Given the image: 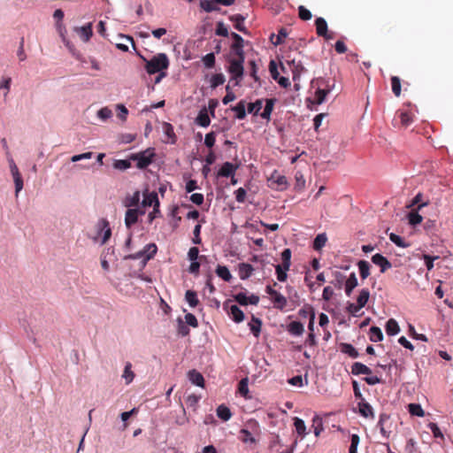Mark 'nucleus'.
<instances>
[{
    "instance_id": "f257e3e1",
    "label": "nucleus",
    "mask_w": 453,
    "mask_h": 453,
    "mask_svg": "<svg viewBox=\"0 0 453 453\" xmlns=\"http://www.w3.org/2000/svg\"><path fill=\"white\" fill-rule=\"evenodd\" d=\"M169 66V59L165 53L155 55L150 60L146 62L145 69L149 74L162 72Z\"/></svg>"
},
{
    "instance_id": "f03ea898",
    "label": "nucleus",
    "mask_w": 453,
    "mask_h": 453,
    "mask_svg": "<svg viewBox=\"0 0 453 453\" xmlns=\"http://www.w3.org/2000/svg\"><path fill=\"white\" fill-rule=\"evenodd\" d=\"M155 156V150L153 148H148L138 153L131 154L129 160L135 161L137 168L145 169L153 162Z\"/></svg>"
},
{
    "instance_id": "7ed1b4c3",
    "label": "nucleus",
    "mask_w": 453,
    "mask_h": 453,
    "mask_svg": "<svg viewBox=\"0 0 453 453\" xmlns=\"http://www.w3.org/2000/svg\"><path fill=\"white\" fill-rule=\"evenodd\" d=\"M244 54L242 55H234L229 59V66L228 72L231 73L233 79H241L243 75V63H244Z\"/></svg>"
},
{
    "instance_id": "20e7f679",
    "label": "nucleus",
    "mask_w": 453,
    "mask_h": 453,
    "mask_svg": "<svg viewBox=\"0 0 453 453\" xmlns=\"http://www.w3.org/2000/svg\"><path fill=\"white\" fill-rule=\"evenodd\" d=\"M157 247L155 243L147 244L144 249L135 254H131L125 257V259H138L142 257H144L143 265H146L147 261L151 259L157 253Z\"/></svg>"
},
{
    "instance_id": "39448f33",
    "label": "nucleus",
    "mask_w": 453,
    "mask_h": 453,
    "mask_svg": "<svg viewBox=\"0 0 453 453\" xmlns=\"http://www.w3.org/2000/svg\"><path fill=\"white\" fill-rule=\"evenodd\" d=\"M265 292L271 296L273 307L275 309L280 311L284 310L288 303L287 298L284 296L273 289L271 286L266 287Z\"/></svg>"
},
{
    "instance_id": "423d86ee",
    "label": "nucleus",
    "mask_w": 453,
    "mask_h": 453,
    "mask_svg": "<svg viewBox=\"0 0 453 453\" xmlns=\"http://www.w3.org/2000/svg\"><path fill=\"white\" fill-rule=\"evenodd\" d=\"M97 237L95 238L97 241L98 237L102 235L101 244H104L111 236V229L110 227L109 221L105 219H101L97 225Z\"/></svg>"
},
{
    "instance_id": "0eeeda50",
    "label": "nucleus",
    "mask_w": 453,
    "mask_h": 453,
    "mask_svg": "<svg viewBox=\"0 0 453 453\" xmlns=\"http://www.w3.org/2000/svg\"><path fill=\"white\" fill-rule=\"evenodd\" d=\"M389 420H390V416L388 414L381 413L380 415V418H379L377 426L380 428V434L385 438H388L391 434L390 426H388Z\"/></svg>"
},
{
    "instance_id": "6e6552de",
    "label": "nucleus",
    "mask_w": 453,
    "mask_h": 453,
    "mask_svg": "<svg viewBox=\"0 0 453 453\" xmlns=\"http://www.w3.org/2000/svg\"><path fill=\"white\" fill-rule=\"evenodd\" d=\"M234 300L241 305L253 304L257 305L259 303V296L257 295H251L247 296L245 293H238L234 296Z\"/></svg>"
},
{
    "instance_id": "1a4fd4ad",
    "label": "nucleus",
    "mask_w": 453,
    "mask_h": 453,
    "mask_svg": "<svg viewBox=\"0 0 453 453\" xmlns=\"http://www.w3.org/2000/svg\"><path fill=\"white\" fill-rule=\"evenodd\" d=\"M357 408H358V412L359 414L365 418H371V419H373L375 415H374V411H373V408L372 407V405L365 402V399H362L358 403H357Z\"/></svg>"
},
{
    "instance_id": "9d476101",
    "label": "nucleus",
    "mask_w": 453,
    "mask_h": 453,
    "mask_svg": "<svg viewBox=\"0 0 453 453\" xmlns=\"http://www.w3.org/2000/svg\"><path fill=\"white\" fill-rule=\"evenodd\" d=\"M231 37L234 39V42L231 45V50H232L233 54L234 55L244 54V50H243L244 40H243V38L240 35L234 33V32L231 34Z\"/></svg>"
},
{
    "instance_id": "9b49d317",
    "label": "nucleus",
    "mask_w": 453,
    "mask_h": 453,
    "mask_svg": "<svg viewBox=\"0 0 453 453\" xmlns=\"http://www.w3.org/2000/svg\"><path fill=\"white\" fill-rule=\"evenodd\" d=\"M144 211L138 209H127L125 214V224L127 228H130L138 221L139 214H143Z\"/></svg>"
},
{
    "instance_id": "f8f14e48",
    "label": "nucleus",
    "mask_w": 453,
    "mask_h": 453,
    "mask_svg": "<svg viewBox=\"0 0 453 453\" xmlns=\"http://www.w3.org/2000/svg\"><path fill=\"white\" fill-rule=\"evenodd\" d=\"M426 205V203H422L418 205L417 210H412L407 215L409 224L411 226H417L423 220L422 216L418 213V211Z\"/></svg>"
},
{
    "instance_id": "ddd939ff",
    "label": "nucleus",
    "mask_w": 453,
    "mask_h": 453,
    "mask_svg": "<svg viewBox=\"0 0 453 453\" xmlns=\"http://www.w3.org/2000/svg\"><path fill=\"white\" fill-rule=\"evenodd\" d=\"M372 262L380 267L381 273H385L392 266L391 263L384 256L379 253L372 257Z\"/></svg>"
},
{
    "instance_id": "4468645a",
    "label": "nucleus",
    "mask_w": 453,
    "mask_h": 453,
    "mask_svg": "<svg viewBox=\"0 0 453 453\" xmlns=\"http://www.w3.org/2000/svg\"><path fill=\"white\" fill-rule=\"evenodd\" d=\"M238 165H234L230 162H225L218 172V177H230L234 175Z\"/></svg>"
},
{
    "instance_id": "2eb2a0df",
    "label": "nucleus",
    "mask_w": 453,
    "mask_h": 453,
    "mask_svg": "<svg viewBox=\"0 0 453 453\" xmlns=\"http://www.w3.org/2000/svg\"><path fill=\"white\" fill-rule=\"evenodd\" d=\"M396 118L400 119L401 126L403 127H409L413 121V114L409 111L399 110Z\"/></svg>"
},
{
    "instance_id": "dca6fc26",
    "label": "nucleus",
    "mask_w": 453,
    "mask_h": 453,
    "mask_svg": "<svg viewBox=\"0 0 453 453\" xmlns=\"http://www.w3.org/2000/svg\"><path fill=\"white\" fill-rule=\"evenodd\" d=\"M254 272V268L248 263H241L238 265V274L242 280L249 279Z\"/></svg>"
},
{
    "instance_id": "f3484780",
    "label": "nucleus",
    "mask_w": 453,
    "mask_h": 453,
    "mask_svg": "<svg viewBox=\"0 0 453 453\" xmlns=\"http://www.w3.org/2000/svg\"><path fill=\"white\" fill-rule=\"evenodd\" d=\"M227 313L236 323H240L244 319L243 311L235 304H233L229 307Z\"/></svg>"
},
{
    "instance_id": "a211bd4d",
    "label": "nucleus",
    "mask_w": 453,
    "mask_h": 453,
    "mask_svg": "<svg viewBox=\"0 0 453 453\" xmlns=\"http://www.w3.org/2000/svg\"><path fill=\"white\" fill-rule=\"evenodd\" d=\"M188 380L192 384L196 385L198 387H204V379L201 372L196 370H191L188 373Z\"/></svg>"
},
{
    "instance_id": "6ab92c4d",
    "label": "nucleus",
    "mask_w": 453,
    "mask_h": 453,
    "mask_svg": "<svg viewBox=\"0 0 453 453\" xmlns=\"http://www.w3.org/2000/svg\"><path fill=\"white\" fill-rule=\"evenodd\" d=\"M275 102H276L275 98H268L265 100V109H264L263 112L260 113V116L262 119H266L267 121H269L271 119V114L273 111Z\"/></svg>"
},
{
    "instance_id": "aec40b11",
    "label": "nucleus",
    "mask_w": 453,
    "mask_h": 453,
    "mask_svg": "<svg viewBox=\"0 0 453 453\" xmlns=\"http://www.w3.org/2000/svg\"><path fill=\"white\" fill-rule=\"evenodd\" d=\"M351 372L354 375H360V374L371 375L372 370L365 365H364L360 362H356L351 366Z\"/></svg>"
},
{
    "instance_id": "412c9836",
    "label": "nucleus",
    "mask_w": 453,
    "mask_h": 453,
    "mask_svg": "<svg viewBox=\"0 0 453 453\" xmlns=\"http://www.w3.org/2000/svg\"><path fill=\"white\" fill-rule=\"evenodd\" d=\"M288 332L292 335L300 336L304 332V326L299 321H292L288 326Z\"/></svg>"
},
{
    "instance_id": "4be33fe9",
    "label": "nucleus",
    "mask_w": 453,
    "mask_h": 453,
    "mask_svg": "<svg viewBox=\"0 0 453 453\" xmlns=\"http://www.w3.org/2000/svg\"><path fill=\"white\" fill-rule=\"evenodd\" d=\"M357 278L355 273H350L349 277L345 281V293L349 296L352 290L357 286Z\"/></svg>"
},
{
    "instance_id": "5701e85b",
    "label": "nucleus",
    "mask_w": 453,
    "mask_h": 453,
    "mask_svg": "<svg viewBox=\"0 0 453 453\" xmlns=\"http://www.w3.org/2000/svg\"><path fill=\"white\" fill-rule=\"evenodd\" d=\"M196 123L203 127H206L211 124V119L206 108H203L199 111L196 117Z\"/></svg>"
},
{
    "instance_id": "b1692460",
    "label": "nucleus",
    "mask_w": 453,
    "mask_h": 453,
    "mask_svg": "<svg viewBox=\"0 0 453 453\" xmlns=\"http://www.w3.org/2000/svg\"><path fill=\"white\" fill-rule=\"evenodd\" d=\"M288 63L289 64L293 73V80L296 81L300 76L302 72H303L304 67L301 64V61L298 60L296 62L295 58L292 59L291 61H288Z\"/></svg>"
},
{
    "instance_id": "393cba45",
    "label": "nucleus",
    "mask_w": 453,
    "mask_h": 453,
    "mask_svg": "<svg viewBox=\"0 0 453 453\" xmlns=\"http://www.w3.org/2000/svg\"><path fill=\"white\" fill-rule=\"evenodd\" d=\"M230 19L235 23L234 24L235 29H237L238 31H240L243 34H247V29L243 25V21L245 20L244 16H242L241 14H235V15L231 16Z\"/></svg>"
},
{
    "instance_id": "a878e982",
    "label": "nucleus",
    "mask_w": 453,
    "mask_h": 453,
    "mask_svg": "<svg viewBox=\"0 0 453 453\" xmlns=\"http://www.w3.org/2000/svg\"><path fill=\"white\" fill-rule=\"evenodd\" d=\"M140 202V192L135 191L133 195L127 196L123 201V203L128 209L133 206H136Z\"/></svg>"
},
{
    "instance_id": "bb28decb",
    "label": "nucleus",
    "mask_w": 453,
    "mask_h": 453,
    "mask_svg": "<svg viewBox=\"0 0 453 453\" xmlns=\"http://www.w3.org/2000/svg\"><path fill=\"white\" fill-rule=\"evenodd\" d=\"M316 32L319 36L326 35L327 23L324 18H317L315 20Z\"/></svg>"
},
{
    "instance_id": "cd10ccee",
    "label": "nucleus",
    "mask_w": 453,
    "mask_h": 453,
    "mask_svg": "<svg viewBox=\"0 0 453 453\" xmlns=\"http://www.w3.org/2000/svg\"><path fill=\"white\" fill-rule=\"evenodd\" d=\"M219 3L215 2V0H201L200 2L201 8L207 12L219 11Z\"/></svg>"
},
{
    "instance_id": "c85d7f7f",
    "label": "nucleus",
    "mask_w": 453,
    "mask_h": 453,
    "mask_svg": "<svg viewBox=\"0 0 453 453\" xmlns=\"http://www.w3.org/2000/svg\"><path fill=\"white\" fill-rule=\"evenodd\" d=\"M246 103L244 100H241L235 106H233L232 111H235V117L238 119H244L246 118V111H245Z\"/></svg>"
},
{
    "instance_id": "c756f323",
    "label": "nucleus",
    "mask_w": 453,
    "mask_h": 453,
    "mask_svg": "<svg viewBox=\"0 0 453 453\" xmlns=\"http://www.w3.org/2000/svg\"><path fill=\"white\" fill-rule=\"evenodd\" d=\"M400 327L394 319H389L386 323V332L388 335H395L399 333Z\"/></svg>"
},
{
    "instance_id": "7c9ffc66",
    "label": "nucleus",
    "mask_w": 453,
    "mask_h": 453,
    "mask_svg": "<svg viewBox=\"0 0 453 453\" xmlns=\"http://www.w3.org/2000/svg\"><path fill=\"white\" fill-rule=\"evenodd\" d=\"M79 34H80L81 38L84 42H88L89 39L91 38L92 35H93L92 24L88 23V24H87V25H85L83 27H81L79 28Z\"/></svg>"
},
{
    "instance_id": "2f4dec72",
    "label": "nucleus",
    "mask_w": 453,
    "mask_h": 453,
    "mask_svg": "<svg viewBox=\"0 0 453 453\" xmlns=\"http://www.w3.org/2000/svg\"><path fill=\"white\" fill-rule=\"evenodd\" d=\"M217 416L222 420L227 421L231 418L232 413L227 406L221 404L217 408Z\"/></svg>"
},
{
    "instance_id": "473e14b6",
    "label": "nucleus",
    "mask_w": 453,
    "mask_h": 453,
    "mask_svg": "<svg viewBox=\"0 0 453 453\" xmlns=\"http://www.w3.org/2000/svg\"><path fill=\"white\" fill-rule=\"evenodd\" d=\"M185 299L192 308L196 307L199 303L197 294L194 290H187L185 293Z\"/></svg>"
},
{
    "instance_id": "72a5a7b5",
    "label": "nucleus",
    "mask_w": 453,
    "mask_h": 453,
    "mask_svg": "<svg viewBox=\"0 0 453 453\" xmlns=\"http://www.w3.org/2000/svg\"><path fill=\"white\" fill-rule=\"evenodd\" d=\"M369 297H370L369 290L367 288H363L360 291V293L357 298V308L365 307L369 300Z\"/></svg>"
},
{
    "instance_id": "f704fd0d",
    "label": "nucleus",
    "mask_w": 453,
    "mask_h": 453,
    "mask_svg": "<svg viewBox=\"0 0 453 453\" xmlns=\"http://www.w3.org/2000/svg\"><path fill=\"white\" fill-rule=\"evenodd\" d=\"M370 341L373 342H381L383 340V334L380 327L372 326L369 333Z\"/></svg>"
},
{
    "instance_id": "c9c22d12",
    "label": "nucleus",
    "mask_w": 453,
    "mask_h": 453,
    "mask_svg": "<svg viewBox=\"0 0 453 453\" xmlns=\"http://www.w3.org/2000/svg\"><path fill=\"white\" fill-rule=\"evenodd\" d=\"M294 426L296 427V431L302 438H303L307 433H306V426L304 424V421L297 417L294 418Z\"/></svg>"
},
{
    "instance_id": "e433bc0d",
    "label": "nucleus",
    "mask_w": 453,
    "mask_h": 453,
    "mask_svg": "<svg viewBox=\"0 0 453 453\" xmlns=\"http://www.w3.org/2000/svg\"><path fill=\"white\" fill-rule=\"evenodd\" d=\"M142 203L144 206H157L159 207V201L157 193L152 192L147 196H144V199L142 201Z\"/></svg>"
},
{
    "instance_id": "4c0bfd02",
    "label": "nucleus",
    "mask_w": 453,
    "mask_h": 453,
    "mask_svg": "<svg viewBox=\"0 0 453 453\" xmlns=\"http://www.w3.org/2000/svg\"><path fill=\"white\" fill-rule=\"evenodd\" d=\"M360 276L363 280L366 279L370 275V264L365 260H360L357 263Z\"/></svg>"
},
{
    "instance_id": "58836bf2",
    "label": "nucleus",
    "mask_w": 453,
    "mask_h": 453,
    "mask_svg": "<svg viewBox=\"0 0 453 453\" xmlns=\"http://www.w3.org/2000/svg\"><path fill=\"white\" fill-rule=\"evenodd\" d=\"M334 280L331 283L337 288L341 289L345 280V276L339 271L333 272Z\"/></svg>"
},
{
    "instance_id": "ea45409f",
    "label": "nucleus",
    "mask_w": 453,
    "mask_h": 453,
    "mask_svg": "<svg viewBox=\"0 0 453 453\" xmlns=\"http://www.w3.org/2000/svg\"><path fill=\"white\" fill-rule=\"evenodd\" d=\"M285 270H289L291 265V250L290 249H285L281 252V265Z\"/></svg>"
},
{
    "instance_id": "a19ab883",
    "label": "nucleus",
    "mask_w": 453,
    "mask_h": 453,
    "mask_svg": "<svg viewBox=\"0 0 453 453\" xmlns=\"http://www.w3.org/2000/svg\"><path fill=\"white\" fill-rule=\"evenodd\" d=\"M216 273L225 281H230V280L232 279V274L230 273L228 268L225 265H218L216 269Z\"/></svg>"
},
{
    "instance_id": "79ce46f5",
    "label": "nucleus",
    "mask_w": 453,
    "mask_h": 453,
    "mask_svg": "<svg viewBox=\"0 0 453 453\" xmlns=\"http://www.w3.org/2000/svg\"><path fill=\"white\" fill-rule=\"evenodd\" d=\"M261 325H262L261 320L259 319L252 316L251 322L249 324V326H250V331L256 337H257L260 334Z\"/></svg>"
},
{
    "instance_id": "37998d69",
    "label": "nucleus",
    "mask_w": 453,
    "mask_h": 453,
    "mask_svg": "<svg viewBox=\"0 0 453 453\" xmlns=\"http://www.w3.org/2000/svg\"><path fill=\"white\" fill-rule=\"evenodd\" d=\"M341 349L343 353L349 355L352 358H357L358 357V351L349 343H342L341 345Z\"/></svg>"
},
{
    "instance_id": "c03bdc74",
    "label": "nucleus",
    "mask_w": 453,
    "mask_h": 453,
    "mask_svg": "<svg viewBox=\"0 0 453 453\" xmlns=\"http://www.w3.org/2000/svg\"><path fill=\"white\" fill-rule=\"evenodd\" d=\"M288 36V33L285 28H281L279 34L275 36L272 35L271 41L274 45H280L284 42L285 38Z\"/></svg>"
},
{
    "instance_id": "a18cd8bd",
    "label": "nucleus",
    "mask_w": 453,
    "mask_h": 453,
    "mask_svg": "<svg viewBox=\"0 0 453 453\" xmlns=\"http://www.w3.org/2000/svg\"><path fill=\"white\" fill-rule=\"evenodd\" d=\"M327 238L325 234H318L313 241V249L320 250L326 244Z\"/></svg>"
},
{
    "instance_id": "49530a36",
    "label": "nucleus",
    "mask_w": 453,
    "mask_h": 453,
    "mask_svg": "<svg viewBox=\"0 0 453 453\" xmlns=\"http://www.w3.org/2000/svg\"><path fill=\"white\" fill-rule=\"evenodd\" d=\"M329 91L330 88H318L315 91V103L321 104L326 100V95Z\"/></svg>"
},
{
    "instance_id": "de8ad7c7",
    "label": "nucleus",
    "mask_w": 453,
    "mask_h": 453,
    "mask_svg": "<svg viewBox=\"0 0 453 453\" xmlns=\"http://www.w3.org/2000/svg\"><path fill=\"white\" fill-rule=\"evenodd\" d=\"M240 439L242 440V442L244 443H255L256 442V439L255 437L252 435V434L245 429V428H242L241 431H240Z\"/></svg>"
},
{
    "instance_id": "09e8293b",
    "label": "nucleus",
    "mask_w": 453,
    "mask_h": 453,
    "mask_svg": "<svg viewBox=\"0 0 453 453\" xmlns=\"http://www.w3.org/2000/svg\"><path fill=\"white\" fill-rule=\"evenodd\" d=\"M391 87L392 91L395 96H400L401 95V80L397 76L391 77Z\"/></svg>"
},
{
    "instance_id": "8fccbe9b",
    "label": "nucleus",
    "mask_w": 453,
    "mask_h": 453,
    "mask_svg": "<svg viewBox=\"0 0 453 453\" xmlns=\"http://www.w3.org/2000/svg\"><path fill=\"white\" fill-rule=\"evenodd\" d=\"M238 392L241 395L245 398H250L249 395V386H248V379H242L238 384Z\"/></svg>"
},
{
    "instance_id": "3c124183",
    "label": "nucleus",
    "mask_w": 453,
    "mask_h": 453,
    "mask_svg": "<svg viewBox=\"0 0 453 453\" xmlns=\"http://www.w3.org/2000/svg\"><path fill=\"white\" fill-rule=\"evenodd\" d=\"M263 101L261 99H257L254 103H250L248 104V111L250 113H253L254 115H257L262 109Z\"/></svg>"
},
{
    "instance_id": "603ef678",
    "label": "nucleus",
    "mask_w": 453,
    "mask_h": 453,
    "mask_svg": "<svg viewBox=\"0 0 453 453\" xmlns=\"http://www.w3.org/2000/svg\"><path fill=\"white\" fill-rule=\"evenodd\" d=\"M409 412L413 416L423 417L425 415V411L418 403H410L408 406Z\"/></svg>"
},
{
    "instance_id": "864d4df0",
    "label": "nucleus",
    "mask_w": 453,
    "mask_h": 453,
    "mask_svg": "<svg viewBox=\"0 0 453 453\" xmlns=\"http://www.w3.org/2000/svg\"><path fill=\"white\" fill-rule=\"evenodd\" d=\"M389 239L392 242H394L398 247L407 248L410 246V243L406 242L401 236H399L394 233L389 234Z\"/></svg>"
},
{
    "instance_id": "5fc2aeb1",
    "label": "nucleus",
    "mask_w": 453,
    "mask_h": 453,
    "mask_svg": "<svg viewBox=\"0 0 453 453\" xmlns=\"http://www.w3.org/2000/svg\"><path fill=\"white\" fill-rule=\"evenodd\" d=\"M226 79L223 73L213 74L211 78V87L215 88L225 82Z\"/></svg>"
},
{
    "instance_id": "6e6d98bb",
    "label": "nucleus",
    "mask_w": 453,
    "mask_h": 453,
    "mask_svg": "<svg viewBox=\"0 0 453 453\" xmlns=\"http://www.w3.org/2000/svg\"><path fill=\"white\" fill-rule=\"evenodd\" d=\"M113 167L117 170L125 171L131 167V163L129 158L126 159H118L113 163Z\"/></svg>"
},
{
    "instance_id": "4d7b16f0",
    "label": "nucleus",
    "mask_w": 453,
    "mask_h": 453,
    "mask_svg": "<svg viewBox=\"0 0 453 453\" xmlns=\"http://www.w3.org/2000/svg\"><path fill=\"white\" fill-rule=\"evenodd\" d=\"M312 427L314 428L315 436H319L320 433L323 431V423L322 419L319 416H315L313 418Z\"/></svg>"
},
{
    "instance_id": "13d9d810",
    "label": "nucleus",
    "mask_w": 453,
    "mask_h": 453,
    "mask_svg": "<svg viewBox=\"0 0 453 453\" xmlns=\"http://www.w3.org/2000/svg\"><path fill=\"white\" fill-rule=\"evenodd\" d=\"M315 313L314 309L311 305H304L301 310H299L298 314L301 318L306 319L311 318V315Z\"/></svg>"
},
{
    "instance_id": "bf43d9fd",
    "label": "nucleus",
    "mask_w": 453,
    "mask_h": 453,
    "mask_svg": "<svg viewBox=\"0 0 453 453\" xmlns=\"http://www.w3.org/2000/svg\"><path fill=\"white\" fill-rule=\"evenodd\" d=\"M275 271H276V274H277V280L279 281L284 282L287 280V278H288L287 272L288 270H285L282 265H277L275 266Z\"/></svg>"
},
{
    "instance_id": "052dcab7",
    "label": "nucleus",
    "mask_w": 453,
    "mask_h": 453,
    "mask_svg": "<svg viewBox=\"0 0 453 453\" xmlns=\"http://www.w3.org/2000/svg\"><path fill=\"white\" fill-rule=\"evenodd\" d=\"M12 177L15 184V195L17 196L19 192L23 188V180L20 173L13 174Z\"/></svg>"
},
{
    "instance_id": "680f3d73",
    "label": "nucleus",
    "mask_w": 453,
    "mask_h": 453,
    "mask_svg": "<svg viewBox=\"0 0 453 453\" xmlns=\"http://www.w3.org/2000/svg\"><path fill=\"white\" fill-rule=\"evenodd\" d=\"M12 177L15 184V195L17 196L19 192L23 188V180L20 173L13 174Z\"/></svg>"
},
{
    "instance_id": "e2e57ef3",
    "label": "nucleus",
    "mask_w": 453,
    "mask_h": 453,
    "mask_svg": "<svg viewBox=\"0 0 453 453\" xmlns=\"http://www.w3.org/2000/svg\"><path fill=\"white\" fill-rule=\"evenodd\" d=\"M131 367H132L131 364L127 363L125 366L124 372H123V378H125L126 382L127 384H129L134 380V374L132 372Z\"/></svg>"
},
{
    "instance_id": "0e129e2a",
    "label": "nucleus",
    "mask_w": 453,
    "mask_h": 453,
    "mask_svg": "<svg viewBox=\"0 0 453 453\" xmlns=\"http://www.w3.org/2000/svg\"><path fill=\"white\" fill-rule=\"evenodd\" d=\"M215 33L217 35L227 37L229 35L228 29L223 22H218Z\"/></svg>"
},
{
    "instance_id": "69168bd1",
    "label": "nucleus",
    "mask_w": 453,
    "mask_h": 453,
    "mask_svg": "<svg viewBox=\"0 0 453 453\" xmlns=\"http://www.w3.org/2000/svg\"><path fill=\"white\" fill-rule=\"evenodd\" d=\"M349 453H357V446L360 441V438L357 434H352L350 439Z\"/></svg>"
},
{
    "instance_id": "338daca9",
    "label": "nucleus",
    "mask_w": 453,
    "mask_h": 453,
    "mask_svg": "<svg viewBox=\"0 0 453 453\" xmlns=\"http://www.w3.org/2000/svg\"><path fill=\"white\" fill-rule=\"evenodd\" d=\"M203 63L207 68H212L215 65V56L213 53H208L203 58Z\"/></svg>"
},
{
    "instance_id": "774afa93",
    "label": "nucleus",
    "mask_w": 453,
    "mask_h": 453,
    "mask_svg": "<svg viewBox=\"0 0 453 453\" xmlns=\"http://www.w3.org/2000/svg\"><path fill=\"white\" fill-rule=\"evenodd\" d=\"M298 15L303 20H310L312 17L311 12L303 5L298 7Z\"/></svg>"
}]
</instances>
